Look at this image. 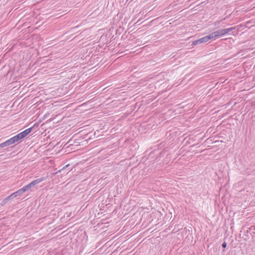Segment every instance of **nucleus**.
I'll list each match as a JSON object with an SVG mask.
<instances>
[{
  "label": "nucleus",
  "mask_w": 255,
  "mask_h": 255,
  "mask_svg": "<svg viewBox=\"0 0 255 255\" xmlns=\"http://www.w3.org/2000/svg\"><path fill=\"white\" fill-rule=\"evenodd\" d=\"M45 179H46V177H41L40 178L37 179L32 181L31 182H30L28 184L24 186L23 187L25 190V191H27L28 189H30L31 188L33 187L34 186L38 184L41 181L45 180Z\"/></svg>",
  "instance_id": "obj_1"
},
{
  "label": "nucleus",
  "mask_w": 255,
  "mask_h": 255,
  "mask_svg": "<svg viewBox=\"0 0 255 255\" xmlns=\"http://www.w3.org/2000/svg\"><path fill=\"white\" fill-rule=\"evenodd\" d=\"M209 40H210V39L208 38V35H207L204 37L200 38L198 40H195V41H193L192 45H195L199 44H201L202 43H205V42L208 41Z\"/></svg>",
  "instance_id": "obj_2"
},
{
  "label": "nucleus",
  "mask_w": 255,
  "mask_h": 255,
  "mask_svg": "<svg viewBox=\"0 0 255 255\" xmlns=\"http://www.w3.org/2000/svg\"><path fill=\"white\" fill-rule=\"evenodd\" d=\"M25 191H26L24 189L23 187H22V188L19 189L18 190H17L16 192L12 193V195L14 196V197L15 198L18 196H20V195H22Z\"/></svg>",
  "instance_id": "obj_3"
},
{
  "label": "nucleus",
  "mask_w": 255,
  "mask_h": 255,
  "mask_svg": "<svg viewBox=\"0 0 255 255\" xmlns=\"http://www.w3.org/2000/svg\"><path fill=\"white\" fill-rule=\"evenodd\" d=\"M14 197L13 196L12 194L10 195L9 196H7L5 198H4L2 202H1V205H4L6 204L10 200L13 199Z\"/></svg>",
  "instance_id": "obj_4"
},
{
  "label": "nucleus",
  "mask_w": 255,
  "mask_h": 255,
  "mask_svg": "<svg viewBox=\"0 0 255 255\" xmlns=\"http://www.w3.org/2000/svg\"><path fill=\"white\" fill-rule=\"evenodd\" d=\"M215 32H216V34L217 35V37L222 36H224L225 35L223 29L217 30Z\"/></svg>",
  "instance_id": "obj_5"
},
{
  "label": "nucleus",
  "mask_w": 255,
  "mask_h": 255,
  "mask_svg": "<svg viewBox=\"0 0 255 255\" xmlns=\"http://www.w3.org/2000/svg\"><path fill=\"white\" fill-rule=\"evenodd\" d=\"M10 145H11V144H10V142H9V140L8 139V140H6L5 141L0 144V148L4 147H6V146Z\"/></svg>",
  "instance_id": "obj_6"
},
{
  "label": "nucleus",
  "mask_w": 255,
  "mask_h": 255,
  "mask_svg": "<svg viewBox=\"0 0 255 255\" xmlns=\"http://www.w3.org/2000/svg\"><path fill=\"white\" fill-rule=\"evenodd\" d=\"M235 29H236V27H230V28H225L223 29H224L225 34L226 35Z\"/></svg>",
  "instance_id": "obj_7"
},
{
  "label": "nucleus",
  "mask_w": 255,
  "mask_h": 255,
  "mask_svg": "<svg viewBox=\"0 0 255 255\" xmlns=\"http://www.w3.org/2000/svg\"><path fill=\"white\" fill-rule=\"evenodd\" d=\"M208 36L210 40L217 37L215 31L213 32L211 34L208 35Z\"/></svg>",
  "instance_id": "obj_8"
},
{
  "label": "nucleus",
  "mask_w": 255,
  "mask_h": 255,
  "mask_svg": "<svg viewBox=\"0 0 255 255\" xmlns=\"http://www.w3.org/2000/svg\"><path fill=\"white\" fill-rule=\"evenodd\" d=\"M12 138L15 142H16L22 139L19 133L16 135L15 136L12 137Z\"/></svg>",
  "instance_id": "obj_9"
},
{
  "label": "nucleus",
  "mask_w": 255,
  "mask_h": 255,
  "mask_svg": "<svg viewBox=\"0 0 255 255\" xmlns=\"http://www.w3.org/2000/svg\"><path fill=\"white\" fill-rule=\"evenodd\" d=\"M19 135L21 136V138L22 139L24 137H25L26 135H27V134L25 132V130H24L22 132L19 133Z\"/></svg>",
  "instance_id": "obj_10"
},
{
  "label": "nucleus",
  "mask_w": 255,
  "mask_h": 255,
  "mask_svg": "<svg viewBox=\"0 0 255 255\" xmlns=\"http://www.w3.org/2000/svg\"><path fill=\"white\" fill-rule=\"evenodd\" d=\"M24 130L25 131V132L26 133V134L28 135L29 133H30L31 132V131L32 130V128H27Z\"/></svg>",
  "instance_id": "obj_11"
},
{
  "label": "nucleus",
  "mask_w": 255,
  "mask_h": 255,
  "mask_svg": "<svg viewBox=\"0 0 255 255\" xmlns=\"http://www.w3.org/2000/svg\"><path fill=\"white\" fill-rule=\"evenodd\" d=\"M8 140H9V142H10V144H13V143H15V142H14V141L13 140L12 137H11V138H9Z\"/></svg>",
  "instance_id": "obj_12"
},
{
  "label": "nucleus",
  "mask_w": 255,
  "mask_h": 255,
  "mask_svg": "<svg viewBox=\"0 0 255 255\" xmlns=\"http://www.w3.org/2000/svg\"><path fill=\"white\" fill-rule=\"evenodd\" d=\"M222 247H223V248H226V247H227V243H226L225 242H224L222 244Z\"/></svg>",
  "instance_id": "obj_13"
},
{
  "label": "nucleus",
  "mask_w": 255,
  "mask_h": 255,
  "mask_svg": "<svg viewBox=\"0 0 255 255\" xmlns=\"http://www.w3.org/2000/svg\"><path fill=\"white\" fill-rule=\"evenodd\" d=\"M68 166V165H66L65 166H64V167L62 169H62H65V168L66 167H67ZM61 170H58V171H57V172H60L61 171Z\"/></svg>",
  "instance_id": "obj_14"
},
{
  "label": "nucleus",
  "mask_w": 255,
  "mask_h": 255,
  "mask_svg": "<svg viewBox=\"0 0 255 255\" xmlns=\"http://www.w3.org/2000/svg\"><path fill=\"white\" fill-rule=\"evenodd\" d=\"M138 23V21H137L136 23H135L134 24H136V23Z\"/></svg>",
  "instance_id": "obj_15"
}]
</instances>
